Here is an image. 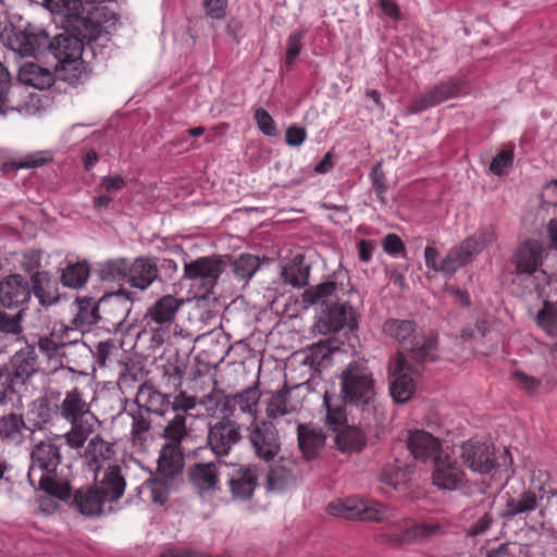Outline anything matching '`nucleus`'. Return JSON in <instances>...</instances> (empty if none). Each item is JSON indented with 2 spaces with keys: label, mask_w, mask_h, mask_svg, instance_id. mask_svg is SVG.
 Wrapping results in <instances>:
<instances>
[{
  "label": "nucleus",
  "mask_w": 557,
  "mask_h": 557,
  "mask_svg": "<svg viewBox=\"0 0 557 557\" xmlns=\"http://www.w3.org/2000/svg\"><path fill=\"white\" fill-rule=\"evenodd\" d=\"M228 264H232L233 272L236 277L242 281H249L251 276L256 273L259 268V258L253 255H243L238 259L233 262L230 261Z\"/></svg>",
  "instance_id": "47"
},
{
  "label": "nucleus",
  "mask_w": 557,
  "mask_h": 557,
  "mask_svg": "<svg viewBox=\"0 0 557 557\" xmlns=\"http://www.w3.org/2000/svg\"><path fill=\"white\" fill-rule=\"evenodd\" d=\"M305 30H297L289 35L287 39V48L285 54L286 65L290 69L302 49V39L305 38Z\"/></svg>",
  "instance_id": "54"
},
{
  "label": "nucleus",
  "mask_w": 557,
  "mask_h": 557,
  "mask_svg": "<svg viewBox=\"0 0 557 557\" xmlns=\"http://www.w3.org/2000/svg\"><path fill=\"white\" fill-rule=\"evenodd\" d=\"M185 366L178 360L162 366V384L169 389L177 391L182 386Z\"/></svg>",
  "instance_id": "46"
},
{
  "label": "nucleus",
  "mask_w": 557,
  "mask_h": 557,
  "mask_svg": "<svg viewBox=\"0 0 557 557\" xmlns=\"http://www.w3.org/2000/svg\"><path fill=\"white\" fill-rule=\"evenodd\" d=\"M463 463L474 472L482 474L491 472L495 467L494 454L490 446L479 441L469 440L461 445Z\"/></svg>",
  "instance_id": "21"
},
{
  "label": "nucleus",
  "mask_w": 557,
  "mask_h": 557,
  "mask_svg": "<svg viewBox=\"0 0 557 557\" xmlns=\"http://www.w3.org/2000/svg\"><path fill=\"white\" fill-rule=\"evenodd\" d=\"M228 466L231 469H228L224 480L233 497L240 500L249 499L256 490L257 476L249 468L238 463L228 462Z\"/></svg>",
  "instance_id": "22"
},
{
  "label": "nucleus",
  "mask_w": 557,
  "mask_h": 557,
  "mask_svg": "<svg viewBox=\"0 0 557 557\" xmlns=\"http://www.w3.org/2000/svg\"><path fill=\"white\" fill-rule=\"evenodd\" d=\"M230 466L223 459L196 462L188 467V476L201 496H210L220 490V481L227 475Z\"/></svg>",
  "instance_id": "12"
},
{
  "label": "nucleus",
  "mask_w": 557,
  "mask_h": 557,
  "mask_svg": "<svg viewBox=\"0 0 557 557\" xmlns=\"http://www.w3.org/2000/svg\"><path fill=\"white\" fill-rule=\"evenodd\" d=\"M432 481L440 490L455 491L465 484L466 473L455 458L444 453L435 457Z\"/></svg>",
  "instance_id": "17"
},
{
  "label": "nucleus",
  "mask_w": 557,
  "mask_h": 557,
  "mask_svg": "<svg viewBox=\"0 0 557 557\" xmlns=\"http://www.w3.org/2000/svg\"><path fill=\"white\" fill-rule=\"evenodd\" d=\"M512 379L517 386L531 396L535 395L541 386V381L539 379L530 376L522 371H516L512 374Z\"/></svg>",
  "instance_id": "58"
},
{
  "label": "nucleus",
  "mask_w": 557,
  "mask_h": 557,
  "mask_svg": "<svg viewBox=\"0 0 557 557\" xmlns=\"http://www.w3.org/2000/svg\"><path fill=\"white\" fill-rule=\"evenodd\" d=\"M337 289V285L334 282H325L319 284L314 288H310L306 292V297L311 304L326 302V298L334 295Z\"/></svg>",
  "instance_id": "56"
},
{
  "label": "nucleus",
  "mask_w": 557,
  "mask_h": 557,
  "mask_svg": "<svg viewBox=\"0 0 557 557\" xmlns=\"http://www.w3.org/2000/svg\"><path fill=\"white\" fill-rule=\"evenodd\" d=\"M159 277L156 261L151 258H136L129 262L127 283L140 290L147 289Z\"/></svg>",
  "instance_id": "27"
},
{
  "label": "nucleus",
  "mask_w": 557,
  "mask_h": 557,
  "mask_svg": "<svg viewBox=\"0 0 557 557\" xmlns=\"http://www.w3.org/2000/svg\"><path fill=\"white\" fill-rule=\"evenodd\" d=\"M298 445L307 459H312L318 451L325 445V434L321 429H317L310 424H299Z\"/></svg>",
  "instance_id": "33"
},
{
  "label": "nucleus",
  "mask_w": 557,
  "mask_h": 557,
  "mask_svg": "<svg viewBox=\"0 0 557 557\" xmlns=\"http://www.w3.org/2000/svg\"><path fill=\"white\" fill-rule=\"evenodd\" d=\"M343 399L351 405H368L375 395L374 379L366 362H350L341 374Z\"/></svg>",
  "instance_id": "7"
},
{
  "label": "nucleus",
  "mask_w": 557,
  "mask_h": 557,
  "mask_svg": "<svg viewBox=\"0 0 557 557\" xmlns=\"http://www.w3.org/2000/svg\"><path fill=\"white\" fill-rule=\"evenodd\" d=\"M278 412L250 422L247 428L249 441L258 458L270 462L278 454Z\"/></svg>",
  "instance_id": "9"
},
{
  "label": "nucleus",
  "mask_w": 557,
  "mask_h": 557,
  "mask_svg": "<svg viewBox=\"0 0 557 557\" xmlns=\"http://www.w3.org/2000/svg\"><path fill=\"white\" fill-rule=\"evenodd\" d=\"M550 251L549 246H518L512 256V263L516 267L517 274H533L543 263L544 259H548L547 252Z\"/></svg>",
  "instance_id": "25"
},
{
  "label": "nucleus",
  "mask_w": 557,
  "mask_h": 557,
  "mask_svg": "<svg viewBox=\"0 0 557 557\" xmlns=\"http://www.w3.org/2000/svg\"><path fill=\"white\" fill-rule=\"evenodd\" d=\"M96 481L99 483L97 487L104 495V498L111 502L117 500L123 495L126 486L119 465H108L101 476L98 473V480Z\"/></svg>",
  "instance_id": "32"
},
{
  "label": "nucleus",
  "mask_w": 557,
  "mask_h": 557,
  "mask_svg": "<svg viewBox=\"0 0 557 557\" xmlns=\"http://www.w3.org/2000/svg\"><path fill=\"white\" fill-rule=\"evenodd\" d=\"M99 305L92 297H81L76 299L77 313L73 320L76 326L96 324L99 319Z\"/></svg>",
  "instance_id": "40"
},
{
  "label": "nucleus",
  "mask_w": 557,
  "mask_h": 557,
  "mask_svg": "<svg viewBox=\"0 0 557 557\" xmlns=\"http://www.w3.org/2000/svg\"><path fill=\"white\" fill-rule=\"evenodd\" d=\"M324 323L330 332H337L344 329L351 332L358 326L357 312L346 302L329 306Z\"/></svg>",
  "instance_id": "31"
},
{
  "label": "nucleus",
  "mask_w": 557,
  "mask_h": 557,
  "mask_svg": "<svg viewBox=\"0 0 557 557\" xmlns=\"http://www.w3.org/2000/svg\"><path fill=\"white\" fill-rule=\"evenodd\" d=\"M101 306L108 310L109 319L115 325H121L128 317L133 305V293L119 289L100 299Z\"/></svg>",
  "instance_id": "28"
},
{
  "label": "nucleus",
  "mask_w": 557,
  "mask_h": 557,
  "mask_svg": "<svg viewBox=\"0 0 557 557\" xmlns=\"http://www.w3.org/2000/svg\"><path fill=\"white\" fill-rule=\"evenodd\" d=\"M424 257L429 268L454 274L459 268L466 265L471 260L472 252L465 246H454L447 255L438 261L436 248L434 246H426Z\"/></svg>",
  "instance_id": "20"
},
{
  "label": "nucleus",
  "mask_w": 557,
  "mask_h": 557,
  "mask_svg": "<svg viewBox=\"0 0 557 557\" xmlns=\"http://www.w3.org/2000/svg\"><path fill=\"white\" fill-rule=\"evenodd\" d=\"M48 51L57 60V70L71 67L77 71L82 65L83 44L75 36L59 34L52 40L49 39Z\"/></svg>",
  "instance_id": "16"
},
{
  "label": "nucleus",
  "mask_w": 557,
  "mask_h": 557,
  "mask_svg": "<svg viewBox=\"0 0 557 557\" xmlns=\"http://www.w3.org/2000/svg\"><path fill=\"white\" fill-rule=\"evenodd\" d=\"M54 413L70 423L71 429L58 437L63 438L65 444L73 449H81L85 446L99 422L90 410V404L77 387L64 393L63 398L54 405Z\"/></svg>",
  "instance_id": "2"
},
{
  "label": "nucleus",
  "mask_w": 557,
  "mask_h": 557,
  "mask_svg": "<svg viewBox=\"0 0 557 557\" xmlns=\"http://www.w3.org/2000/svg\"><path fill=\"white\" fill-rule=\"evenodd\" d=\"M332 348L322 342L313 344L307 349H300L286 358L284 363L285 384L281 388V416L287 412L285 407V395L288 392L289 384L293 387L301 386L307 383L312 372L331 354Z\"/></svg>",
  "instance_id": "5"
},
{
  "label": "nucleus",
  "mask_w": 557,
  "mask_h": 557,
  "mask_svg": "<svg viewBox=\"0 0 557 557\" xmlns=\"http://www.w3.org/2000/svg\"><path fill=\"white\" fill-rule=\"evenodd\" d=\"M327 512L334 517L369 522L387 521L395 517L394 509L389 506L374 499L358 497H348L344 500L330 503Z\"/></svg>",
  "instance_id": "8"
},
{
  "label": "nucleus",
  "mask_w": 557,
  "mask_h": 557,
  "mask_svg": "<svg viewBox=\"0 0 557 557\" xmlns=\"http://www.w3.org/2000/svg\"><path fill=\"white\" fill-rule=\"evenodd\" d=\"M30 298V284L23 275H9L0 282V304L4 308L25 311Z\"/></svg>",
  "instance_id": "19"
},
{
  "label": "nucleus",
  "mask_w": 557,
  "mask_h": 557,
  "mask_svg": "<svg viewBox=\"0 0 557 557\" xmlns=\"http://www.w3.org/2000/svg\"><path fill=\"white\" fill-rule=\"evenodd\" d=\"M513 162V153L510 150H502L492 160L490 171L498 176L506 173V170L511 166Z\"/></svg>",
  "instance_id": "57"
},
{
  "label": "nucleus",
  "mask_w": 557,
  "mask_h": 557,
  "mask_svg": "<svg viewBox=\"0 0 557 557\" xmlns=\"http://www.w3.org/2000/svg\"><path fill=\"white\" fill-rule=\"evenodd\" d=\"M38 349L48 359H59L64 356L65 344L49 336H41L37 342Z\"/></svg>",
  "instance_id": "53"
},
{
  "label": "nucleus",
  "mask_w": 557,
  "mask_h": 557,
  "mask_svg": "<svg viewBox=\"0 0 557 557\" xmlns=\"http://www.w3.org/2000/svg\"><path fill=\"white\" fill-rule=\"evenodd\" d=\"M97 271L103 281L127 280L129 261L125 258L109 259L100 262Z\"/></svg>",
  "instance_id": "41"
},
{
  "label": "nucleus",
  "mask_w": 557,
  "mask_h": 557,
  "mask_svg": "<svg viewBox=\"0 0 557 557\" xmlns=\"http://www.w3.org/2000/svg\"><path fill=\"white\" fill-rule=\"evenodd\" d=\"M371 181L376 196L383 200L384 194L387 190L386 177L382 170L381 162L376 163L371 171Z\"/></svg>",
  "instance_id": "62"
},
{
  "label": "nucleus",
  "mask_w": 557,
  "mask_h": 557,
  "mask_svg": "<svg viewBox=\"0 0 557 557\" xmlns=\"http://www.w3.org/2000/svg\"><path fill=\"white\" fill-rule=\"evenodd\" d=\"M50 160V156L47 152L39 151L29 153L22 157L16 163V169H32L44 165Z\"/></svg>",
  "instance_id": "61"
},
{
  "label": "nucleus",
  "mask_w": 557,
  "mask_h": 557,
  "mask_svg": "<svg viewBox=\"0 0 557 557\" xmlns=\"http://www.w3.org/2000/svg\"><path fill=\"white\" fill-rule=\"evenodd\" d=\"M186 421L187 416L184 413H175L172 419L168 420L160 434L165 440L163 445L182 447L183 442L188 437Z\"/></svg>",
  "instance_id": "39"
},
{
  "label": "nucleus",
  "mask_w": 557,
  "mask_h": 557,
  "mask_svg": "<svg viewBox=\"0 0 557 557\" xmlns=\"http://www.w3.org/2000/svg\"><path fill=\"white\" fill-rule=\"evenodd\" d=\"M338 448L346 453L360 451L367 444L363 432L359 429H347L336 435Z\"/></svg>",
  "instance_id": "43"
},
{
  "label": "nucleus",
  "mask_w": 557,
  "mask_h": 557,
  "mask_svg": "<svg viewBox=\"0 0 557 557\" xmlns=\"http://www.w3.org/2000/svg\"><path fill=\"white\" fill-rule=\"evenodd\" d=\"M184 465L183 447L162 445L156 475L146 483L153 503L163 505L170 493L183 484Z\"/></svg>",
  "instance_id": "4"
},
{
  "label": "nucleus",
  "mask_w": 557,
  "mask_h": 557,
  "mask_svg": "<svg viewBox=\"0 0 557 557\" xmlns=\"http://www.w3.org/2000/svg\"><path fill=\"white\" fill-rule=\"evenodd\" d=\"M226 397L222 391L213 388L209 394L202 396L199 404L203 405L207 412L211 416L215 414L218 410L227 413V411L223 410V403Z\"/></svg>",
  "instance_id": "55"
},
{
  "label": "nucleus",
  "mask_w": 557,
  "mask_h": 557,
  "mask_svg": "<svg viewBox=\"0 0 557 557\" xmlns=\"http://www.w3.org/2000/svg\"><path fill=\"white\" fill-rule=\"evenodd\" d=\"M114 455L112 445L106 442L100 435L91 437L82 455L85 465L94 473L95 480H98V473L101 469L107 468L106 463L109 462Z\"/></svg>",
  "instance_id": "23"
},
{
  "label": "nucleus",
  "mask_w": 557,
  "mask_h": 557,
  "mask_svg": "<svg viewBox=\"0 0 557 557\" xmlns=\"http://www.w3.org/2000/svg\"><path fill=\"white\" fill-rule=\"evenodd\" d=\"M196 397L187 395L185 392H180L174 396L173 400L170 399V406L176 413L186 414L187 411L196 407Z\"/></svg>",
  "instance_id": "60"
},
{
  "label": "nucleus",
  "mask_w": 557,
  "mask_h": 557,
  "mask_svg": "<svg viewBox=\"0 0 557 557\" xmlns=\"http://www.w3.org/2000/svg\"><path fill=\"white\" fill-rule=\"evenodd\" d=\"M18 81L37 89H46L53 84L54 76L48 69L33 62H27L18 70Z\"/></svg>",
  "instance_id": "37"
},
{
  "label": "nucleus",
  "mask_w": 557,
  "mask_h": 557,
  "mask_svg": "<svg viewBox=\"0 0 557 557\" xmlns=\"http://www.w3.org/2000/svg\"><path fill=\"white\" fill-rule=\"evenodd\" d=\"M386 335L394 338L408 360L434 361L437 356V335L420 336L413 321L389 319L383 325Z\"/></svg>",
  "instance_id": "3"
},
{
  "label": "nucleus",
  "mask_w": 557,
  "mask_h": 557,
  "mask_svg": "<svg viewBox=\"0 0 557 557\" xmlns=\"http://www.w3.org/2000/svg\"><path fill=\"white\" fill-rule=\"evenodd\" d=\"M116 351L117 348L112 341H104L97 344L94 356L97 363L100 367H104L109 358Z\"/></svg>",
  "instance_id": "63"
},
{
  "label": "nucleus",
  "mask_w": 557,
  "mask_h": 557,
  "mask_svg": "<svg viewBox=\"0 0 557 557\" xmlns=\"http://www.w3.org/2000/svg\"><path fill=\"white\" fill-rule=\"evenodd\" d=\"M310 267L305 263V257L297 255L281 271V278L294 287H302L308 284Z\"/></svg>",
  "instance_id": "38"
},
{
  "label": "nucleus",
  "mask_w": 557,
  "mask_h": 557,
  "mask_svg": "<svg viewBox=\"0 0 557 557\" xmlns=\"http://www.w3.org/2000/svg\"><path fill=\"white\" fill-rule=\"evenodd\" d=\"M407 445L413 457L423 461L429 458H433L435 461L437 455L444 454L440 441L423 430L410 433Z\"/></svg>",
  "instance_id": "29"
},
{
  "label": "nucleus",
  "mask_w": 557,
  "mask_h": 557,
  "mask_svg": "<svg viewBox=\"0 0 557 557\" xmlns=\"http://www.w3.org/2000/svg\"><path fill=\"white\" fill-rule=\"evenodd\" d=\"M135 403L137 408L150 414L164 417L170 406V394H163L151 384L144 383L137 391Z\"/></svg>",
  "instance_id": "26"
},
{
  "label": "nucleus",
  "mask_w": 557,
  "mask_h": 557,
  "mask_svg": "<svg viewBox=\"0 0 557 557\" xmlns=\"http://www.w3.org/2000/svg\"><path fill=\"white\" fill-rule=\"evenodd\" d=\"M537 507V499L534 492H523L518 499L509 498L506 503V516L515 517L529 512Z\"/></svg>",
  "instance_id": "45"
},
{
  "label": "nucleus",
  "mask_w": 557,
  "mask_h": 557,
  "mask_svg": "<svg viewBox=\"0 0 557 557\" xmlns=\"http://www.w3.org/2000/svg\"><path fill=\"white\" fill-rule=\"evenodd\" d=\"M243 440L239 424L226 417L209 425L207 446L216 459L228 456Z\"/></svg>",
  "instance_id": "13"
},
{
  "label": "nucleus",
  "mask_w": 557,
  "mask_h": 557,
  "mask_svg": "<svg viewBox=\"0 0 557 557\" xmlns=\"http://www.w3.org/2000/svg\"><path fill=\"white\" fill-rule=\"evenodd\" d=\"M89 276V268L86 262H77L67 265L61 275V281L64 286L78 288L82 287Z\"/></svg>",
  "instance_id": "44"
},
{
  "label": "nucleus",
  "mask_w": 557,
  "mask_h": 557,
  "mask_svg": "<svg viewBox=\"0 0 557 557\" xmlns=\"http://www.w3.org/2000/svg\"><path fill=\"white\" fill-rule=\"evenodd\" d=\"M255 120L259 129L267 136H275L276 126L273 117L263 108H258L255 112Z\"/></svg>",
  "instance_id": "59"
},
{
  "label": "nucleus",
  "mask_w": 557,
  "mask_h": 557,
  "mask_svg": "<svg viewBox=\"0 0 557 557\" xmlns=\"http://www.w3.org/2000/svg\"><path fill=\"white\" fill-rule=\"evenodd\" d=\"M57 440L61 438L47 437L32 446L27 479L35 490L65 500L71 496V485L60 470L62 455Z\"/></svg>",
  "instance_id": "1"
},
{
  "label": "nucleus",
  "mask_w": 557,
  "mask_h": 557,
  "mask_svg": "<svg viewBox=\"0 0 557 557\" xmlns=\"http://www.w3.org/2000/svg\"><path fill=\"white\" fill-rule=\"evenodd\" d=\"M463 82L459 78H448L435 84L433 87L416 96L409 103L407 112L416 114L436 107L460 95Z\"/></svg>",
  "instance_id": "14"
},
{
  "label": "nucleus",
  "mask_w": 557,
  "mask_h": 557,
  "mask_svg": "<svg viewBox=\"0 0 557 557\" xmlns=\"http://www.w3.org/2000/svg\"><path fill=\"white\" fill-rule=\"evenodd\" d=\"M49 36L45 29L27 28L9 37L8 47L20 57H37L48 50Z\"/></svg>",
  "instance_id": "18"
},
{
  "label": "nucleus",
  "mask_w": 557,
  "mask_h": 557,
  "mask_svg": "<svg viewBox=\"0 0 557 557\" xmlns=\"http://www.w3.org/2000/svg\"><path fill=\"white\" fill-rule=\"evenodd\" d=\"M537 324L552 337H557V306L548 301L536 317Z\"/></svg>",
  "instance_id": "48"
},
{
  "label": "nucleus",
  "mask_w": 557,
  "mask_h": 557,
  "mask_svg": "<svg viewBox=\"0 0 557 557\" xmlns=\"http://www.w3.org/2000/svg\"><path fill=\"white\" fill-rule=\"evenodd\" d=\"M307 138V131L298 125H292L286 129L285 141L288 146L298 147Z\"/></svg>",
  "instance_id": "64"
},
{
  "label": "nucleus",
  "mask_w": 557,
  "mask_h": 557,
  "mask_svg": "<svg viewBox=\"0 0 557 557\" xmlns=\"http://www.w3.org/2000/svg\"><path fill=\"white\" fill-rule=\"evenodd\" d=\"M393 528L399 530L386 535L389 543L396 545H409L431 540L442 531V525L434 522L413 523L411 519H403L393 522Z\"/></svg>",
  "instance_id": "15"
},
{
  "label": "nucleus",
  "mask_w": 557,
  "mask_h": 557,
  "mask_svg": "<svg viewBox=\"0 0 557 557\" xmlns=\"http://www.w3.org/2000/svg\"><path fill=\"white\" fill-rule=\"evenodd\" d=\"M30 295L38 299L39 305L49 307L60 300L58 282L47 272H36L30 276Z\"/></svg>",
  "instance_id": "30"
},
{
  "label": "nucleus",
  "mask_w": 557,
  "mask_h": 557,
  "mask_svg": "<svg viewBox=\"0 0 557 557\" xmlns=\"http://www.w3.org/2000/svg\"><path fill=\"white\" fill-rule=\"evenodd\" d=\"M23 315L24 309H20L15 313L0 311V332L12 336L22 335L23 327L21 322Z\"/></svg>",
  "instance_id": "50"
},
{
  "label": "nucleus",
  "mask_w": 557,
  "mask_h": 557,
  "mask_svg": "<svg viewBox=\"0 0 557 557\" xmlns=\"http://www.w3.org/2000/svg\"><path fill=\"white\" fill-rule=\"evenodd\" d=\"M333 397L325 393L323 403L326 408L325 425L333 432H338L346 424V410L342 403L333 404Z\"/></svg>",
  "instance_id": "42"
},
{
  "label": "nucleus",
  "mask_w": 557,
  "mask_h": 557,
  "mask_svg": "<svg viewBox=\"0 0 557 557\" xmlns=\"http://www.w3.org/2000/svg\"><path fill=\"white\" fill-rule=\"evenodd\" d=\"M557 185V180H554L544 185L541 194L542 202L539 207V214L543 215L555 213V207H557V188H553L552 186Z\"/></svg>",
  "instance_id": "52"
},
{
  "label": "nucleus",
  "mask_w": 557,
  "mask_h": 557,
  "mask_svg": "<svg viewBox=\"0 0 557 557\" xmlns=\"http://www.w3.org/2000/svg\"><path fill=\"white\" fill-rule=\"evenodd\" d=\"M428 362L408 360L404 352H397L395 362L389 369L394 377L389 389L396 403L404 404L411 398L416 389L412 376L420 375Z\"/></svg>",
  "instance_id": "10"
},
{
  "label": "nucleus",
  "mask_w": 557,
  "mask_h": 557,
  "mask_svg": "<svg viewBox=\"0 0 557 557\" xmlns=\"http://www.w3.org/2000/svg\"><path fill=\"white\" fill-rule=\"evenodd\" d=\"M74 502L85 516H98L103 511L107 498L98 487L79 488L74 494Z\"/></svg>",
  "instance_id": "35"
},
{
  "label": "nucleus",
  "mask_w": 557,
  "mask_h": 557,
  "mask_svg": "<svg viewBox=\"0 0 557 557\" xmlns=\"http://www.w3.org/2000/svg\"><path fill=\"white\" fill-rule=\"evenodd\" d=\"M37 366V355L33 347H26L18 350L12 358V371L18 384H24L35 372Z\"/></svg>",
  "instance_id": "36"
},
{
  "label": "nucleus",
  "mask_w": 557,
  "mask_h": 557,
  "mask_svg": "<svg viewBox=\"0 0 557 557\" xmlns=\"http://www.w3.org/2000/svg\"><path fill=\"white\" fill-rule=\"evenodd\" d=\"M11 77L8 70L0 63V114H7L9 111L15 110V106L11 100Z\"/></svg>",
  "instance_id": "51"
},
{
  "label": "nucleus",
  "mask_w": 557,
  "mask_h": 557,
  "mask_svg": "<svg viewBox=\"0 0 557 557\" xmlns=\"http://www.w3.org/2000/svg\"><path fill=\"white\" fill-rule=\"evenodd\" d=\"M28 430L21 414L10 412L0 417V438L8 444L20 445Z\"/></svg>",
  "instance_id": "34"
},
{
  "label": "nucleus",
  "mask_w": 557,
  "mask_h": 557,
  "mask_svg": "<svg viewBox=\"0 0 557 557\" xmlns=\"http://www.w3.org/2000/svg\"><path fill=\"white\" fill-rule=\"evenodd\" d=\"M183 305V301L174 296L165 295L154 302L145 315L147 324L157 329L169 327L175 320V315Z\"/></svg>",
  "instance_id": "24"
},
{
  "label": "nucleus",
  "mask_w": 557,
  "mask_h": 557,
  "mask_svg": "<svg viewBox=\"0 0 557 557\" xmlns=\"http://www.w3.org/2000/svg\"><path fill=\"white\" fill-rule=\"evenodd\" d=\"M132 416V431L131 434L135 441L143 442L146 440V434L151 429L150 413L137 408Z\"/></svg>",
  "instance_id": "49"
},
{
  "label": "nucleus",
  "mask_w": 557,
  "mask_h": 557,
  "mask_svg": "<svg viewBox=\"0 0 557 557\" xmlns=\"http://www.w3.org/2000/svg\"><path fill=\"white\" fill-rule=\"evenodd\" d=\"M223 410L234 418L247 414L255 422L260 416L270 417L273 412H278V392L259 391L258 385L250 386L234 395H227Z\"/></svg>",
  "instance_id": "6"
},
{
  "label": "nucleus",
  "mask_w": 557,
  "mask_h": 557,
  "mask_svg": "<svg viewBox=\"0 0 557 557\" xmlns=\"http://www.w3.org/2000/svg\"><path fill=\"white\" fill-rule=\"evenodd\" d=\"M230 263L226 256L201 257L184 264V277L199 282L202 296L212 293L218 278Z\"/></svg>",
  "instance_id": "11"
}]
</instances>
